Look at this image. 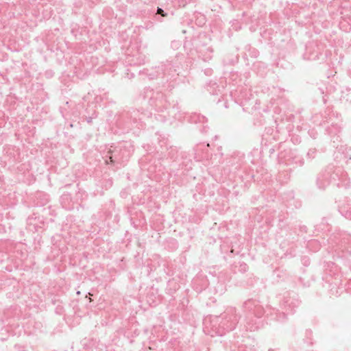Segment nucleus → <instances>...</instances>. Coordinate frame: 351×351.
Masks as SVG:
<instances>
[{
	"instance_id": "nucleus-1",
	"label": "nucleus",
	"mask_w": 351,
	"mask_h": 351,
	"mask_svg": "<svg viewBox=\"0 0 351 351\" xmlns=\"http://www.w3.org/2000/svg\"><path fill=\"white\" fill-rule=\"evenodd\" d=\"M240 319L234 307H229L219 316L215 317L210 322L213 332L219 336L234 330Z\"/></svg>"
},
{
	"instance_id": "nucleus-2",
	"label": "nucleus",
	"mask_w": 351,
	"mask_h": 351,
	"mask_svg": "<svg viewBox=\"0 0 351 351\" xmlns=\"http://www.w3.org/2000/svg\"><path fill=\"white\" fill-rule=\"evenodd\" d=\"M133 150L125 147H118L114 149H110L106 156L107 164H123L127 162L132 154Z\"/></svg>"
},
{
	"instance_id": "nucleus-3",
	"label": "nucleus",
	"mask_w": 351,
	"mask_h": 351,
	"mask_svg": "<svg viewBox=\"0 0 351 351\" xmlns=\"http://www.w3.org/2000/svg\"><path fill=\"white\" fill-rule=\"evenodd\" d=\"M324 47L321 43H311L306 47L303 55L304 59L307 60H324L326 55L323 54Z\"/></svg>"
},
{
	"instance_id": "nucleus-4",
	"label": "nucleus",
	"mask_w": 351,
	"mask_h": 351,
	"mask_svg": "<svg viewBox=\"0 0 351 351\" xmlns=\"http://www.w3.org/2000/svg\"><path fill=\"white\" fill-rule=\"evenodd\" d=\"M152 95L149 98V103L152 106H154L157 110L162 111L163 109L167 108V101L164 94L161 92L150 91Z\"/></svg>"
},
{
	"instance_id": "nucleus-5",
	"label": "nucleus",
	"mask_w": 351,
	"mask_h": 351,
	"mask_svg": "<svg viewBox=\"0 0 351 351\" xmlns=\"http://www.w3.org/2000/svg\"><path fill=\"white\" fill-rule=\"evenodd\" d=\"M243 308L249 312V315L257 316L258 317H262L265 312L259 302L252 299L244 302Z\"/></svg>"
},
{
	"instance_id": "nucleus-6",
	"label": "nucleus",
	"mask_w": 351,
	"mask_h": 351,
	"mask_svg": "<svg viewBox=\"0 0 351 351\" xmlns=\"http://www.w3.org/2000/svg\"><path fill=\"white\" fill-rule=\"evenodd\" d=\"M261 317L248 315L246 317V329L250 331H255L258 329L261 324Z\"/></svg>"
},
{
	"instance_id": "nucleus-7",
	"label": "nucleus",
	"mask_w": 351,
	"mask_h": 351,
	"mask_svg": "<svg viewBox=\"0 0 351 351\" xmlns=\"http://www.w3.org/2000/svg\"><path fill=\"white\" fill-rule=\"evenodd\" d=\"M300 302L297 299L291 298V297H285L283 300V306L287 311L293 312L294 308L297 307Z\"/></svg>"
},
{
	"instance_id": "nucleus-8",
	"label": "nucleus",
	"mask_w": 351,
	"mask_h": 351,
	"mask_svg": "<svg viewBox=\"0 0 351 351\" xmlns=\"http://www.w3.org/2000/svg\"><path fill=\"white\" fill-rule=\"evenodd\" d=\"M162 70L164 72V75H171L172 72H175L176 71V69H173V65L171 64V63H168L167 64H165V65H162Z\"/></svg>"
},
{
	"instance_id": "nucleus-9",
	"label": "nucleus",
	"mask_w": 351,
	"mask_h": 351,
	"mask_svg": "<svg viewBox=\"0 0 351 351\" xmlns=\"http://www.w3.org/2000/svg\"><path fill=\"white\" fill-rule=\"evenodd\" d=\"M130 119H132L134 123H137L138 120L141 121L142 117L138 110H133L130 114Z\"/></svg>"
},
{
	"instance_id": "nucleus-10",
	"label": "nucleus",
	"mask_w": 351,
	"mask_h": 351,
	"mask_svg": "<svg viewBox=\"0 0 351 351\" xmlns=\"http://www.w3.org/2000/svg\"><path fill=\"white\" fill-rule=\"evenodd\" d=\"M157 14H160L162 16H166L167 15V14L160 8L158 7L157 8V12H156Z\"/></svg>"
},
{
	"instance_id": "nucleus-11",
	"label": "nucleus",
	"mask_w": 351,
	"mask_h": 351,
	"mask_svg": "<svg viewBox=\"0 0 351 351\" xmlns=\"http://www.w3.org/2000/svg\"><path fill=\"white\" fill-rule=\"evenodd\" d=\"M96 117H97V114H96L95 112H94L91 117H86V120L87 123H91L93 119L95 118Z\"/></svg>"
},
{
	"instance_id": "nucleus-12",
	"label": "nucleus",
	"mask_w": 351,
	"mask_h": 351,
	"mask_svg": "<svg viewBox=\"0 0 351 351\" xmlns=\"http://www.w3.org/2000/svg\"><path fill=\"white\" fill-rule=\"evenodd\" d=\"M69 197V195H63L62 196V199H68Z\"/></svg>"
},
{
	"instance_id": "nucleus-13",
	"label": "nucleus",
	"mask_w": 351,
	"mask_h": 351,
	"mask_svg": "<svg viewBox=\"0 0 351 351\" xmlns=\"http://www.w3.org/2000/svg\"><path fill=\"white\" fill-rule=\"evenodd\" d=\"M319 178H318V180H317V185H318L319 188H320V189H324V186H321V185L319 184Z\"/></svg>"
},
{
	"instance_id": "nucleus-14",
	"label": "nucleus",
	"mask_w": 351,
	"mask_h": 351,
	"mask_svg": "<svg viewBox=\"0 0 351 351\" xmlns=\"http://www.w3.org/2000/svg\"><path fill=\"white\" fill-rule=\"evenodd\" d=\"M312 154H314V152H312L311 153V150H310L308 154H307V156L310 157L311 155H312Z\"/></svg>"
},
{
	"instance_id": "nucleus-15",
	"label": "nucleus",
	"mask_w": 351,
	"mask_h": 351,
	"mask_svg": "<svg viewBox=\"0 0 351 351\" xmlns=\"http://www.w3.org/2000/svg\"><path fill=\"white\" fill-rule=\"evenodd\" d=\"M312 154H314V152H312L311 153V150H310L308 154H307V156L310 157L311 155H312Z\"/></svg>"
},
{
	"instance_id": "nucleus-16",
	"label": "nucleus",
	"mask_w": 351,
	"mask_h": 351,
	"mask_svg": "<svg viewBox=\"0 0 351 351\" xmlns=\"http://www.w3.org/2000/svg\"><path fill=\"white\" fill-rule=\"evenodd\" d=\"M317 243L316 241H311V243H311V244H313V243Z\"/></svg>"
},
{
	"instance_id": "nucleus-17",
	"label": "nucleus",
	"mask_w": 351,
	"mask_h": 351,
	"mask_svg": "<svg viewBox=\"0 0 351 351\" xmlns=\"http://www.w3.org/2000/svg\"><path fill=\"white\" fill-rule=\"evenodd\" d=\"M137 127H138V128H140L143 127V125H142V124L141 123V124H140V125H137Z\"/></svg>"
},
{
	"instance_id": "nucleus-18",
	"label": "nucleus",
	"mask_w": 351,
	"mask_h": 351,
	"mask_svg": "<svg viewBox=\"0 0 351 351\" xmlns=\"http://www.w3.org/2000/svg\"><path fill=\"white\" fill-rule=\"evenodd\" d=\"M208 49L210 52H212V51H213V49H210V48H208Z\"/></svg>"
},
{
	"instance_id": "nucleus-19",
	"label": "nucleus",
	"mask_w": 351,
	"mask_h": 351,
	"mask_svg": "<svg viewBox=\"0 0 351 351\" xmlns=\"http://www.w3.org/2000/svg\"><path fill=\"white\" fill-rule=\"evenodd\" d=\"M269 351H273V350L272 349H269Z\"/></svg>"
}]
</instances>
